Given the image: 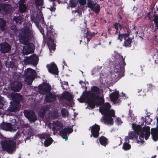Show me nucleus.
Listing matches in <instances>:
<instances>
[{
	"label": "nucleus",
	"instance_id": "1",
	"mask_svg": "<svg viewBox=\"0 0 158 158\" xmlns=\"http://www.w3.org/2000/svg\"><path fill=\"white\" fill-rule=\"evenodd\" d=\"M91 91L85 93V95L86 100L88 106L93 109L97 107L100 106L99 111L103 115L102 120L105 123L112 125L114 122L113 118L115 117L114 110L110 109L111 106L109 103H104L103 98L100 97V88L93 86L91 88Z\"/></svg>",
	"mask_w": 158,
	"mask_h": 158
},
{
	"label": "nucleus",
	"instance_id": "2",
	"mask_svg": "<svg viewBox=\"0 0 158 158\" xmlns=\"http://www.w3.org/2000/svg\"><path fill=\"white\" fill-rule=\"evenodd\" d=\"M46 36H45L44 30L43 28L40 27L39 28L40 31L44 37V42L47 43L50 51H54L56 49V44L54 43L55 38L57 34L55 32L53 26L51 25H46Z\"/></svg>",
	"mask_w": 158,
	"mask_h": 158
},
{
	"label": "nucleus",
	"instance_id": "3",
	"mask_svg": "<svg viewBox=\"0 0 158 158\" xmlns=\"http://www.w3.org/2000/svg\"><path fill=\"white\" fill-rule=\"evenodd\" d=\"M1 145L2 150L6 151L8 153L12 154L16 150V140L13 139L9 138L2 141Z\"/></svg>",
	"mask_w": 158,
	"mask_h": 158
},
{
	"label": "nucleus",
	"instance_id": "4",
	"mask_svg": "<svg viewBox=\"0 0 158 158\" xmlns=\"http://www.w3.org/2000/svg\"><path fill=\"white\" fill-rule=\"evenodd\" d=\"M124 58L122 56L120 55L118 62L114 64V72L116 73L118 77H121L124 76V66L126 65Z\"/></svg>",
	"mask_w": 158,
	"mask_h": 158
},
{
	"label": "nucleus",
	"instance_id": "5",
	"mask_svg": "<svg viewBox=\"0 0 158 158\" xmlns=\"http://www.w3.org/2000/svg\"><path fill=\"white\" fill-rule=\"evenodd\" d=\"M31 25L29 23L24 24V28L22 30L21 33L19 34V38L21 42H27L29 38H31V30L30 27Z\"/></svg>",
	"mask_w": 158,
	"mask_h": 158
},
{
	"label": "nucleus",
	"instance_id": "6",
	"mask_svg": "<svg viewBox=\"0 0 158 158\" xmlns=\"http://www.w3.org/2000/svg\"><path fill=\"white\" fill-rule=\"evenodd\" d=\"M19 128V126L16 124H11L3 122L0 124V129L6 131H16Z\"/></svg>",
	"mask_w": 158,
	"mask_h": 158
},
{
	"label": "nucleus",
	"instance_id": "7",
	"mask_svg": "<svg viewBox=\"0 0 158 158\" xmlns=\"http://www.w3.org/2000/svg\"><path fill=\"white\" fill-rule=\"evenodd\" d=\"M38 89L39 94L44 95L51 91V87L49 83L46 82H43L39 85Z\"/></svg>",
	"mask_w": 158,
	"mask_h": 158
},
{
	"label": "nucleus",
	"instance_id": "8",
	"mask_svg": "<svg viewBox=\"0 0 158 158\" xmlns=\"http://www.w3.org/2000/svg\"><path fill=\"white\" fill-rule=\"evenodd\" d=\"M24 114L25 117L31 123L35 122L37 119V115L32 110H25L24 111Z\"/></svg>",
	"mask_w": 158,
	"mask_h": 158
},
{
	"label": "nucleus",
	"instance_id": "9",
	"mask_svg": "<svg viewBox=\"0 0 158 158\" xmlns=\"http://www.w3.org/2000/svg\"><path fill=\"white\" fill-rule=\"evenodd\" d=\"M21 43L24 45L23 47L22 52L23 54L27 55L32 53L34 51V49L33 44L30 43L28 41L25 43L23 42Z\"/></svg>",
	"mask_w": 158,
	"mask_h": 158
},
{
	"label": "nucleus",
	"instance_id": "10",
	"mask_svg": "<svg viewBox=\"0 0 158 158\" xmlns=\"http://www.w3.org/2000/svg\"><path fill=\"white\" fill-rule=\"evenodd\" d=\"M36 75V72L35 70L31 68H27L24 71V77L27 79L30 80L31 81V82L29 84V85L31 84Z\"/></svg>",
	"mask_w": 158,
	"mask_h": 158
},
{
	"label": "nucleus",
	"instance_id": "11",
	"mask_svg": "<svg viewBox=\"0 0 158 158\" xmlns=\"http://www.w3.org/2000/svg\"><path fill=\"white\" fill-rule=\"evenodd\" d=\"M38 57L35 54H33L29 57H26L24 60V62L27 64L36 66L39 61Z\"/></svg>",
	"mask_w": 158,
	"mask_h": 158
},
{
	"label": "nucleus",
	"instance_id": "12",
	"mask_svg": "<svg viewBox=\"0 0 158 158\" xmlns=\"http://www.w3.org/2000/svg\"><path fill=\"white\" fill-rule=\"evenodd\" d=\"M20 105V103L13 102L10 103L8 109L6 111V112L7 114H9L12 112L16 113L19 110Z\"/></svg>",
	"mask_w": 158,
	"mask_h": 158
},
{
	"label": "nucleus",
	"instance_id": "13",
	"mask_svg": "<svg viewBox=\"0 0 158 158\" xmlns=\"http://www.w3.org/2000/svg\"><path fill=\"white\" fill-rule=\"evenodd\" d=\"M90 128L91 133L90 135V137H93L95 138H98L99 135L100 126L96 124H95Z\"/></svg>",
	"mask_w": 158,
	"mask_h": 158
},
{
	"label": "nucleus",
	"instance_id": "14",
	"mask_svg": "<svg viewBox=\"0 0 158 158\" xmlns=\"http://www.w3.org/2000/svg\"><path fill=\"white\" fill-rule=\"evenodd\" d=\"M73 131V129L69 127L67 128L65 127L61 130L60 131V135L63 139H65L66 141L68 139V134L72 133Z\"/></svg>",
	"mask_w": 158,
	"mask_h": 158
},
{
	"label": "nucleus",
	"instance_id": "15",
	"mask_svg": "<svg viewBox=\"0 0 158 158\" xmlns=\"http://www.w3.org/2000/svg\"><path fill=\"white\" fill-rule=\"evenodd\" d=\"M47 67L48 69V72L50 73L55 75L58 74L59 71L57 67L54 63L48 64L47 65Z\"/></svg>",
	"mask_w": 158,
	"mask_h": 158
},
{
	"label": "nucleus",
	"instance_id": "16",
	"mask_svg": "<svg viewBox=\"0 0 158 158\" xmlns=\"http://www.w3.org/2000/svg\"><path fill=\"white\" fill-rule=\"evenodd\" d=\"M1 52L2 53H5L9 52L11 49L10 45L6 42L2 43L0 44Z\"/></svg>",
	"mask_w": 158,
	"mask_h": 158
},
{
	"label": "nucleus",
	"instance_id": "17",
	"mask_svg": "<svg viewBox=\"0 0 158 158\" xmlns=\"http://www.w3.org/2000/svg\"><path fill=\"white\" fill-rule=\"evenodd\" d=\"M22 87V83L18 81H15L11 85V89L15 92H19L21 89Z\"/></svg>",
	"mask_w": 158,
	"mask_h": 158
},
{
	"label": "nucleus",
	"instance_id": "18",
	"mask_svg": "<svg viewBox=\"0 0 158 158\" xmlns=\"http://www.w3.org/2000/svg\"><path fill=\"white\" fill-rule=\"evenodd\" d=\"M53 125L52 131L55 133L56 131H58L60 130L63 127V125L62 123L58 120L54 121L52 123Z\"/></svg>",
	"mask_w": 158,
	"mask_h": 158
},
{
	"label": "nucleus",
	"instance_id": "19",
	"mask_svg": "<svg viewBox=\"0 0 158 158\" xmlns=\"http://www.w3.org/2000/svg\"><path fill=\"white\" fill-rule=\"evenodd\" d=\"M45 95V100L47 102H52L55 101L56 99V95L50 92L47 94Z\"/></svg>",
	"mask_w": 158,
	"mask_h": 158
},
{
	"label": "nucleus",
	"instance_id": "20",
	"mask_svg": "<svg viewBox=\"0 0 158 158\" xmlns=\"http://www.w3.org/2000/svg\"><path fill=\"white\" fill-rule=\"evenodd\" d=\"M86 21L85 20L84 22V26L87 29V32L85 33V34L84 35V36L87 39V41L88 42L87 43L88 44V42L91 39L92 36L95 35V34L94 33H92L90 32L89 31V29L88 28H86Z\"/></svg>",
	"mask_w": 158,
	"mask_h": 158
},
{
	"label": "nucleus",
	"instance_id": "21",
	"mask_svg": "<svg viewBox=\"0 0 158 158\" xmlns=\"http://www.w3.org/2000/svg\"><path fill=\"white\" fill-rule=\"evenodd\" d=\"M10 5L8 4L3 3L0 5V10L3 11L5 13H6L9 11L10 8Z\"/></svg>",
	"mask_w": 158,
	"mask_h": 158
},
{
	"label": "nucleus",
	"instance_id": "22",
	"mask_svg": "<svg viewBox=\"0 0 158 158\" xmlns=\"http://www.w3.org/2000/svg\"><path fill=\"white\" fill-rule=\"evenodd\" d=\"M14 102L16 103H20V102H22L23 99V97L20 94H15L12 98Z\"/></svg>",
	"mask_w": 158,
	"mask_h": 158
},
{
	"label": "nucleus",
	"instance_id": "23",
	"mask_svg": "<svg viewBox=\"0 0 158 158\" xmlns=\"http://www.w3.org/2000/svg\"><path fill=\"white\" fill-rule=\"evenodd\" d=\"M151 135L153 140L157 141L158 139V131L156 128L152 129Z\"/></svg>",
	"mask_w": 158,
	"mask_h": 158
},
{
	"label": "nucleus",
	"instance_id": "24",
	"mask_svg": "<svg viewBox=\"0 0 158 158\" xmlns=\"http://www.w3.org/2000/svg\"><path fill=\"white\" fill-rule=\"evenodd\" d=\"M6 27V22L2 18H0V30L1 31H5Z\"/></svg>",
	"mask_w": 158,
	"mask_h": 158
},
{
	"label": "nucleus",
	"instance_id": "25",
	"mask_svg": "<svg viewBox=\"0 0 158 158\" xmlns=\"http://www.w3.org/2000/svg\"><path fill=\"white\" fill-rule=\"evenodd\" d=\"M119 93L118 92H113L110 95V98L111 100L113 102H116L118 98Z\"/></svg>",
	"mask_w": 158,
	"mask_h": 158
},
{
	"label": "nucleus",
	"instance_id": "26",
	"mask_svg": "<svg viewBox=\"0 0 158 158\" xmlns=\"http://www.w3.org/2000/svg\"><path fill=\"white\" fill-rule=\"evenodd\" d=\"M107 139L104 136H102L99 138V141L100 144L106 147L107 144Z\"/></svg>",
	"mask_w": 158,
	"mask_h": 158
},
{
	"label": "nucleus",
	"instance_id": "27",
	"mask_svg": "<svg viewBox=\"0 0 158 158\" xmlns=\"http://www.w3.org/2000/svg\"><path fill=\"white\" fill-rule=\"evenodd\" d=\"M62 97L64 99L69 101H70L72 99L71 94L68 91H66L63 93Z\"/></svg>",
	"mask_w": 158,
	"mask_h": 158
},
{
	"label": "nucleus",
	"instance_id": "28",
	"mask_svg": "<svg viewBox=\"0 0 158 158\" xmlns=\"http://www.w3.org/2000/svg\"><path fill=\"white\" fill-rule=\"evenodd\" d=\"M27 9L26 6L25 4H19V12L21 14L26 12Z\"/></svg>",
	"mask_w": 158,
	"mask_h": 158
},
{
	"label": "nucleus",
	"instance_id": "29",
	"mask_svg": "<svg viewBox=\"0 0 158 158\" xmlns=\"http://www.w3.org/2000/svg\"><path fill=\"white\" fill-rule=\"evenodd\" d=\"M142 132H143V134H144L145 139L146 140H147L150 135V129H147L146 128H143Z\"/></svg>",
	"mask_w": 158,
	"mask_h": 158
},
{
	"label": "nucleus",
	"instance_id": "30",
	"mask_svg": "<svg viewBox=\"0 0 158 158\" xmlns=\"http://www.w3.org/2000/svg\"><path fill=\"white\" fill-rule=\"evenodd\" d=\"M144 134L141 132L139 136V139H138L136 138L137 143L140 144H142L144 143Z\"/></svg>",
	"mask_w": 158,
	"mask_h": 158
},
{
	"label": "nucleus",
	"instance_id": "31",
	"mask_svg": "<svg viewBox=\"0 0 158 158\" xmlns=\"http://www.w3.org/2000/svg\"><path fill=\"white\" fill-rule=\"evenodd\" d=\"M53 140L52 138L49 137L47 138L44 142V145L46 147L50 146L52 143Z\"/></svg>",
	"mask_w": 158,
	"mask_h": 158
},
{
	"label": "nucleus",
	"instance_id": "32",
	"mask_svg": "<svg viewBox=\"0 0 158 158\" xmlns=\"http://www.w3.org/2000/svg\"><path fill=\"white\" fill-rule=\"evenodd\" d=\"M132 40L131 38L128 37L127 39H125L124 41L123 46L125 47H130L131 46V43L132 42Z\"/></svg>",
	"mask_w": 158,
	"mask_h": 158
},
{
	"label": "nucleus",
	"instance_id": "33",
	"mask_svg": "<svg viewBox=\"0 0 158 158\" xmlns=\"http://www.w3.org/2000/svg\"><path fill=\"white\" fill-rule=\"evenodd\" d=\"M23 18L21 16H14V21L17 24H20L23 21Z\"/></svg>",
	"mask_w": 158,
	"mask_h": 158
},
{
	"label": "nucleus",
	"instance_id": "34",
	"mask_svg": "<svg viewBox=\"0 0 158 158\" xmlns=\"http://www.w3.org/2000/svg\"><path fill=\"white\" fill-rule=\"evenodd\" d=\"M91 9L96 14H98L100 12V6L99 5L97 4L96 6H94Z\"/></svg>",
	"mask_w": 158,
	"mask_h": 158
},
{
	"label": "nucleus",
	"instance_id": "35",
	"mask_svg": "<svg viewBox=\"0 0 158 158\" xmlns=\"http://www.w3.org/2000/svg\"><path fill=\"white\" fill-rule=\"evenodd\" d=\"M38 136L41 139H44L45 138L47 139L50 136V134H49L44 133L42 134H39Z\"/></svg>",
	"mask_w": 158,
	"mask_h": 158
},
{
	"label": "nucleus",
	"instance_id": "36",
	"mask_svg": "<svg viewBox=\"0 0 158 158\" xmlns=\"http://www.w3.org/2000/svg\"><path fill=\"white\" fill-rule=\"evenodd\" d=\"M143 128H142L141 126H136L134 128L136 134L139 135V133H141V132L142 131Z\"/></svg>",
	"mask_w": 158,
	"mask_h": 158
},
{
	"label": "nucleus",
	"instance_id": "37",
	"mask_svg": "<svg viewBox=\"0 0 158 158\" xmlns=\"http://www.w3.org/2000/svg\"><path fill=\"white\" fill-rule=\"evenodd\" d=\"M127 142H125L123 143V148L124 150H129L131 148V145Z\"/></svg>",
	"mask_w": 158,
	"mask_h": 158
},
{
	"label": "nucleus",
	"instance_id": "38",
	"mask_svg": "<svg viewBox=\"0 0 158 158\" xmlns=\"http://www.w3.org/2000/svg\"><path fill=\"white\" fill-rule=\"evenodd\" d=\"M153 21L155 24V27L156 29L158 30V16L157 15H154Z\"/></svg>",
	"mask_w": 158,
	"mask_h": 158
},
{
	"label": "nucleus",
	"instance_id": "39",
	"mask_svg": "<svg viewBox=\"0 0 158 158\" xmlns=\"http://www.w3.org/2000/svg\"><path fill=\"white\" fill-rule=\"evenodd\" d=\"M97 4L96 3H94L92 1L88 0L87 5L88 7L91 8L94 6H95Z\"/></svg>",
	"mask_w": 158,
	"mask_h": 158
},
{
	"label": "nucleus",
	"instance_id": "40",
	"mask_svg": "<svg viewBox=\"0 0 158 158\" xmlns=\"http://www.w3.org/2000/svg\"><path fill=\"white\" fill-rule=\"evenodd\" d=\"M61 114L63 116H65L69 114L68 111L65 108H62L60 110Z\"/></svg>",
	"mask_w": 158,
	"mask_h": 158
},
{
	"label": "nucleus",
	"instance_id": "41",
	"mask_svg": "<svg viewBox=\"0 0 158 158\" xmlns=\"http://www.w3.org/2000/svg\"><path fill=\"white\" fill-rule=\"evenodd\" d=\"M129 114L130 116L131 120V122H132L135 120V117L133 114V111L131 110H129Z\"/></svg>",
	"mask_w": 158,
	"mask_h": 158
},
{
	"label": "nucleus",
	"instance_id": "42",
	"mask_svg": "<svg viewBox=\"0 0 158 158\" xmlns=\"http://www.w3.org/2000/svg\"><path fill=\"white\" fill-rule=\"evenodd\" d=\"M35 3L37 6H41L43 5V0H35Z\"/></svg>",
	"mask_w": 158,
	"mask_h": 158
},
{
	"label": "nucleus",
	"instance_id": "43",
	"mask_svg": "<svg viewBox=\"0 0 158 158\" xmlns=\"http://www.w3.org/2000/svg\"><path fill=\"white\" fill-rule=\"evenodd\" d=\"M118 25L120 29L121 28V25L117 23H115L113 24V27L115 28L116 30H118Z\"/></svg>",
	"mask_w": 158,
	"mask_h": 158
},
{
	"label": "nucleus",
	"instance_id": "44",
	"mask_svg": "<svg viewBox=\"0 0 158 158\" xmlns=\"http://www.w3.org/2000/svg\"><path fill=\"white\" fill-rule=\"evenodd\" d=\"M4 98L0 95V109H2L4 105Z\"/></svg>",
	"mask_w": 158,
	"mask_h": 158
},
{
	"label": "nucleus",
	"instance_id": "45",
	"mask_svg": "<svg viewBox=\"0 0 158 158\" xmlns=\"http://www.w3.org/2000/svg\"><path fill=\"white\" fill-rule=\"evenodd\" d=\"M21 136L20 133L19 132H17L14 137L11 139H13V140L16 141L17 139H18Z\"/></svg>",
	"mask_w": 158,
	"mask_h": 158
},
{
	"label": "nucleus",
	"instance_id": "46",
	"mask_svg": "<svg viewBox=\"0 0 158 158\" xmlns=\"http://www.w3.org/2000/svg\"><path fill=\"white\" fill-rule=\"evenodd\" d=\"M46 112V111L42 108L40 110V116L42 117H44L45 116Z\"/></svg>",
	"mask_w": 158,
	"mask_h": 158
},
{
	"label": "nucleus",
	"instance_id": "47",
	"mask_svg": "<svg viewBox=\"0 0 158 158\" xmlns=\"http://www.w3.org/2000/svg\"><path fill=\"white\" fill-rule=\"evenodd\" d=\"M70 6L71 8H73L76 6L77 4L75 1H72L70 2Z\"/></svg>",
	"mask_w": 158,
	"mask_h": 158
},
{
	"label": "nucleus",
	"instance_id": "48",
	"mask_svg": "<svg viewBox=\"0 0 158 158\" xmlns=\"http://www.w3.org/2000/svg\"><path fill=\"white\" fill-rule=\"evenodd\" d=\"M86 98L85 96V94H84V96H81V98L78 99V101L81 103H83L84 102L85 99Z\"/></svg>",
	"mask_w": 158,
	"mask_h": 158
},
{
	"label": "nucleus",
	"instance_id": "49",
	"mask_svg": "<svg viewBox=\"0 0 158 158\" xmlns=\"http://www.w3.org/2000/svg\"><path fill=\"white\" fill-rule=\"evenodd\" d=\"M78 2L81 6H84L86 4V0H78Z\"/></svg>",
	"mask_w": 158,
	"mask_h": 158
},
{
	"label": "nucleus",
	"instance_id": "50",
	"mask_svg": "<svg viewBox=\"0 0 158 158\" xmlns=\"http://www.w3.org/2000/svg\"><path fill=\"white\" fill-rule=\"evenodd\" d=\"M115 122L118 125H120L123 123L120 118H116Z\"/></svg>",
	"mask_w": 158,
	"mask_h": 158
},
{
	"label": "nucleus",
	"instance_id": "51",
	"mask_svg": "<svg viewBox=\"0 0 158 158\" xmlns=\"http://www.w3.org/2000/svg\"><path fill=\"white\" fill-rule=\"evenodd\" d=\"M123 38V36L122 34H120V32L119 31V34L117 38V39L118 40H119L121 42L122 41V39Z\"/></svg>",
	"mask_w": 158,
	"mask_h": 158
},
{
	"label": "nucleus",
	"instance_id": "52",
	"mask_svg": "<svg viewBox=\"0 0 158 158\" xmlns=\"http://www.w3.org/2000/svg\"><path fill=\"white\" fill-rule=\"evenodd\" d=\"M42 108L46 112L48 111L50 109V106L49 105H46Z\"/></svg>",
	"mask_w": 158,
	"mask_h": 158
},
{
	"label": "nucleus",
	"instance_id": "53",
	"mask_svg": "<svg viewBox=\"0 0 158 158\" xmlns=\"http://www.w3.org/2000/svg\"><path fill=\"white\" fill-rule=\"evenodd\" d=\"M51 116L52 118H56L57 117V115L55 113H52L51 114Z\"/></svg>",
	"mask_w": 158,
	"mask_h": 158
},
{
	"label": "nucleus",
	"instance_id": "54",
	"mask_svg": "<svg viewBox=\"0 0 158 158\" xmlns=\"http://www.w3.org/2000/svg\"><path fill=\"white\" fill-rule=\"evenodd\" d=\"M124 38V39H126V38H127L129 36L130 34L129 33H125V34H122Z\"/></svg>",
	"mask_w": 158,
	"mask_h": 158
},
{
	"label": "nucleus",
	"instance_id": "55",
	"mask_svg": "<svg viewBox=\"0 0 158 158\" xmlns=\"http://www.w3.org/2000/svg\"><path fill=\"white\" fill-rule=\"evenodd\" d=\"M74 12L75 13H77L79 15H81V12L78 9L75 10L74 11Z\"/></svg>",
	"mask_w": 158,
	"mask_h": 158
},
{
	"label": "nucleus",
	"instance_id": "56",
	"mask_svg": "<svg viewBox=\"0 0 158 158\" xmlns=\"http://www.w3.org/2000/svg\"><path fill=\"white\" fill-rule=\"evenodd\" d=\"M147 86H148V88L150 89H151L154 86V85L152 84H148L147 85Z\"/></svg>",
	"mask_w": 158,
	"mask_h": 158
},
{
	"label": "nucleus",
	"instance_id": "57",
	"mask_svg": "<svg viewBox=\"0 0 158 158\" xmlns=\"http://www.w3.org/2000/svg\"><path fill=\"white\" fill-rule=\"evenodd\" d=\"M129 138L128 136H126L125 138V140L127 143H129L130 141L129 140Z\"/></svg>",
	"mask_w": 158,
	"mask_h": 158
},
{
	"label": "nucleus",
	"instance_id": "58",
	"mask_svg": "<svg viewBox=\"0 0 158 158\" xmlns=\"http://www.w3.org/2000/svg\"><path fill=\"white\" fill-rule=\"evenodd\" d=\"M25 0H20L19 2V4H24V3L25 2Z\"/></svg>",
	"mask_w": 158,
	"mask_h": 158
},
{
	"label": "nucleus",
	"instance_id": "59",
	"mask_svg": "<svg viewBox=\"0 0 158 158\" xmlns=\"http://www.w3.org/2000/svg\"><path fill=\"white\" fill-rule=\"evenodd\" d=\"M101 35L102 36H103V35L104 36V37L105 38H106L107 37V36L106 33L105 34L104 33H102Z\"/></svg>",
	"mask_w": 158,
	"mask_h": 158
},
{
	"label": "nucleus",
	"instance_id": "60",
	"mask_svg": "<svg viewBox=\"0 0 158 158\" xmlns=\"http://www.w3.org/2000/svg\"><path fill=\"white\" fill-rule=\"evenodd\" d=\"M23 127L27 128L28 127V124H23Z\"/></svg>",
	"mask_w": 158,
	"mask_h": 158
},
{
	"label": "nucleus",
	"instance_id": "61",
	"mask_svg": "<svg viewBox=\"0 0 158 158\" xmlns=\"http://www.w3.org/2000/svg\"><path fill=\"white\" fill-rule=\"evenodd\" d=\"M133 136L132 135H130L129 137V138L130 139H133Z\"/></svg>",
	"mask_w": 158,
	"mask_h": 158
},
{
	"label": "nucleus",
	"instance_id": "62",
	"mask_svg": "<svg viewBox=\"0 0 158 158\" xmlns=\"http://www.w3.org/2000/svg\"><path fill=\"white\" fill-rule=\"evenodd\" d=\"M156 156V155H154L153 156H152L151 158H155Z\"/></svg>",
	"mask_w": 158,
	"mask_h": 158
},
{
	"label": "nucleus",
	"instance_id": "63",
	"mask_svg": "<svg viewBox=\"0 0 158 158\" xmlns=\"http://www.w3.org/2000/svg\"><path fill=\"white\" fill-rule=\"evenodd\" d=\"M118 33H119V32H118V30H116V31L115 32V34H118Z\"/></svg>",
	"mask_w": 158,
	"mask_h": 158
},
{
	"label": "nucleus",
	"instance_id": "64",
	"mask_svg": "<svg viewBox=\"0 0 158 158\" xmlns=\"http://www.w3.org/2000/svg\"><path fill=\"white\" fill-rule=\"evenodd\" d=\"M15 27H13L12 26H11L10 27V28L11 30H14V28H15Z\"/></svg>",
	"mask_w": 158,
	"mask_h": 158
}]
</instances>
